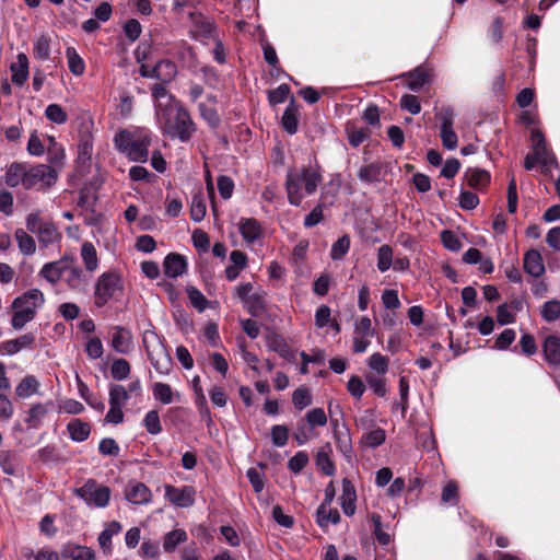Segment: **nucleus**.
Returning <instances> with one entry per match:
<instances>
[{
	"instance_id": "nucleus-18",
	"label": "nucleus",
	"mask_w": 560,
	"mask_h": 560,
	"mask_svg": "<svg viewBox=\"0 0 560 560\" xmlns=\"http://www.w3.org/2000/svg\"><path fill=\"white\" fill-rule=\"evenodd\" d=\"M110 346L118 353H129L132 348V335L130 330L122 326H115Z\"/></svg>"
},
{
	"instance_id": "nucleus-34",
	"label": "nucleus",
	"mask_w": 560,
	"mask_h": 560,
	"mask_svg": "<svg viewBox=\"0 0 560 560\" xmlns=\"http://www.w3.org/2000/svg\"><path fill=\"white\" fill-rule=\"evenodd\" d=\"M244 306L253 317L261 315L266 311V292L260 290L247 298Z\"/></svg>"
},
{
	"instance_id": "nucleus-45",
	"label": "nucleus",
	"mask_w": 560,
	"mask_h": 560,
	"mask_svg": "<svg viewBox=\"0 0 560 560\" xmlns=\"http://www.w3.org/2000/svg\"><path fill=\"white\" fill-rule=\"evenodd\" d=\"M153 397L155 400L168 405L173 401V389L170 384L156 382L152 387Z\"/></svg>"
},
{
	"instance_id": "nucleus-29",
	"label": "nucleus",
	"mask_w": 560,
	"mask_h": 560,
	"mask_svg": "<svg viewBox=\"0 0 560 560\" xmlns=\"http://www.w3.org/2000/svg\"><path fill=\"white\" fill-rule=\"evenodd\" d=\"M67 431L72 441L84 442L91 434V425L79 418H74L68 422Z\"/></svg>"
},
{
	"instance_id": "nucleus-25",
	"label": "nucleus",
	"mask_w": 560,
	"mask_h": 560,
	"mask_svg": "<svg viewBox=\"0 0 560 560\" xmlns=\"http://www.w3.org/2000/svg\"><path fill=\"white\" fill-rule=\"evenodd\" d=\"M464 178L467 180V185L474 189H482L490 184L491 175L488 171L468 167L464 174Z\"/></svg>"
},
{
	"instance_id": "nucleus-43",
	"label": "nucleus",
	"mask_w": 560,
	"mask_h": 560,
	"mask_svg": "<svg viewBox=\"0 0 560 560\" xmlns=\"http://www.w3.org/2000/svg\"><path fill=\"white\" fill-rule=\"evenodd\" d=\"M19 249L24 255H33L36 250L34 238L28 235L23 229H18L14 233Z\"/></svg>"
},
{
	"instance_id": "nucleus-23",
	"label": "nucleus",
	"mask_w": 560,
	"mask_h": 560,
	"mask_svg": "<svg viewBox=\"0 0 560 560\" xmlns=\"http://www.w3.org/2000/svg\"><path fill=\"white\" fill-rule=\"evenodd\" d=\"M281 126L289 135H295L299 129V108L294 97L291 98L289 105L284 109L281 117Z\"/></svg>"
},
{
	"instance_id": "nucleus-63",
	"label": "nucleus",
	"mask_w": 560,
	"mask_h": 560,
	"mask_svg": "<svg viewBox=\"0 0 560 560\" xmlns=\"http://www.w3.org/2000/svg\"><path fill=\"white\" fill-rule=\"evenodd\" d=\"M399 105L402 110L409 112L412 115H417L421 112L420 100L413 94L402 95Z\"/></svg>"
},
{
	"instance_id": "nucleus-55",
	"label": "nucleus",
	"mask_w": 560,
	"mask_h": 560,
	"mask_svg": "<svg viewBox=\"0 0 560 560\" xmlns=\"http://www.w3.org/2000/svg\"><path fill=\"white\" fill-rule=\"evenodd\" d=\"M292 402L298 410H303L312 404V395L306 387H299L292 394Z\"/></svg>"
},
{
	"instance_id": "nucleus-24",
	"label": "nucleus",
	"mask_w": 560,
	"mask_h": 560,
	"mask_svg": "<svg viewBox=\"0 0 560 560\" xmlns=\"http://www.w3.org/2000/svg\"><path fill=\"white\" fill-rule=\"evenodd\" d=\"M238 230L242 237L247 243H254L260 237L262 232L261 224L254 218H242L240 220Z\"/></svg>"
},
{
	"instance_id": "nucleus-22",
	"label": "nucleus",
	"mask_w": 560,
	"mask_h": 560,
	"mask_svg": "<svg viewBox=\"0 0 560 560\" xmlns=\"http://www.w3.org/2000/svg\"><path fill=\"white\" fill-rule=\"evenodd\" d=\"M357 492L354 486L348 478L342 479V494L340 504L347 516H352L355 512Z\"/></svg>"
},
{
	"instance_id": "nucleus-14",
	"label": "nucleus",
	"mask_w": 560,
	"mask_h": 560,
	"mask_svg": "<svg viewBox=\"0 0 560 560\" xmlns=\"http://www.w3.org/2000/svg\"><path fill=\"white\" fill-rule=\"evenodd\" d=\"M266 342L269 350L277 352L289 362L295 361V352L290 348L285 339L276 331L266 335Z\"/></svg>"
},
{
	"instance_id": "nucleus-52",
	"label": "nucleus",
	"mask_w": 560,
	"mask_h": 560,
	"mask_svg": "<svg viewBox=\"0 0 560 560\" xmlns=\"http://www.w3.org/2000/svg\"><path fill=\"white\" fill-rule=\"evenodd\" d=\"M541 317L548 322H556L560 317V301L550 300L544 303L541 308Z\"/></svg>"
},
{
	"instance_id": "nucleus-26",
	"label": "nucleus",
	"mask_w": 560,
	"mask_h": 560,
	"mask_svg": "<svg viewBox=\"0 0 560 560\" xmlns=\"http://www.w3.org/2000/svg\"><path fill=\"white\" fill-rule=\"evenodd\" d=\"M11 80L18 86L24 85L28 78V58L25 54L20 52L16 57V62L12 63L11 67Z\"/></svg>"
},
{
	"instance_id": "nucleus-64",
	"label": "nucleus",
	"mask_w": 560,
	"mask_h": 560,
	"mask_svg": "<svg viewBox=\"0 0 560 560\" xmlns=\"http://www.w3.org/2000/svg\"><path fill=\"white\" fill-rule=\"evenodd\" d=\"M187 295L191 305L199 312H203L207 308L208 300L200 290L195 287L187 288Z\"/></svg>"
},
{
	"instance_id": "nucleus-2",
	"label": "nucleus",
	"mask_w": 560,
	"mask_h": 560,
	"mask_svg": "<svg viewBox=\"0 0 560 560\" xmlns=\"http://www.w3.org/2000/svg\"><path fill=\"white\" fill-rule=\"evenodd\" d=\"M156 119L164 133L182 142H188L197 130L196 124L182 102L174 104L171 108H164Z\"/></svg>"
},
{
	"instance_id": "nucleus-32",
	"label": "nucleus",
	"mask_w": 560,
	"mask_h": 560,
	"mask_svg": "<svg viewBox=\"0 0 560 560\" xmlns=\"http://www.w3.org/2000/svg\"><path fill=\"white\" fill-rule=\"evenodd\" d=\"M406 75L408 77L407 86L413 92H419L430 81V72L423 67H417Z\"/></svg>"
},
{
	"instance_id": "nucleus-40",
	"label": "nucleus",
	"mask_w": 560,
	"mask_h": 560,
	"mask_svg": "<svg viewBox=\"0 0 560 560\" xmlns=\"http://www.w3.org/2000/svg\"><path fill=\"white\" fill-rule=\"evenodd\" d=\"M37 234L39 243L45 246L54 244L61 238L60 232L52 222H46L42 224V228Z\"/></svg>"
},
{
	"instance_id": "nucleus-27",
	"label": "nucleus",
	"mask_w": 560,
	"mask_h": 560,
	"mask_svg": "<svg viewBox=\"0 0 560 560\" xmlns=\"http://www.w3.org/2000/svg\"><path fill=\"white\" fill-rule=\"evenodd\" d=\"M61 557L71 560H95V552L86 546L67 544L61 549Z\"/></svg>"
},
{
	"instance_id": "nucleus-7",
	"label": "nucleus",
	"mask_w": 560,
	"mask_h": 560,
	"mask_svg": "<svg viewBox=\"0 0 560 560\" xmlns=\"http://www.w3.org/2000/svg\"><path fill=\"white\" fill-rule=\"evenodd\" d=\"M74 494L88 505L95 508H106L110 500V489L92 478L88 479L82 487L75 489Z\"/></svg>"
},
{
	"instance_id": "nucleus-48",
	"label": "nucleus",
	"mask_w": 560,
	"mask_h": 560,
	"mask_svg": "<svg viewBox=\"0 0 560 560\" xmlns=\"http://www.w3.org/2000/svg\"><path fill=\"white\" fill-rule=\"evenodd\" d=\"M33 54L39 60H48L50 57V38L47 35H40L34 43Z\"/></svg>"
},
{
	"instance_id": "nucleus-41",
	"label": "nucleus",
	"mask_w": 560,
	"mask_h": 560,
	"mask_svg": "<svg viewBox=\"0 0 560 560\" xmlns=\"http://www.w3.org/2000/svg\"><path fill=\"white\" fill-rule=\"evenodd\" d=\"M187 540V533L184 529H174L168 532L163 539V549L172 552L176 547Z\"/></svg>"
},
{
	"instance_id": "nucleus-17",
	"label": "nucleus",
	"mask_w": 560,
	"mask_h": 560,
	"mask_svg": "<svg viewBox=\"0 0 560 560\" xmlns=\"http://www.w3.org/2000/svg\"><path fill=\"white\" fill-rule=\"evenodd\" d=\"M164 273L168 278H177L187 270V260L185 256L177 253H170L163 261Z\"/></svg>"
},
{
	"instance_id": "nucleus-58",
	"label": "nucleus",
	"mask_w": 560,
	"mask_h": 560,
	"mask_svg": "<svg viewBox=\"0 0 560 560\" xmlns=\"http://www.w3.org/2000/svg\"><path fill=\"white\" fill-rule=\"evenodd\" d=\"M308 455L305 451L296 452L288 462V468L291 472L300 474L308 464Z\"/></svg>"
},
{
	"instance_id": "nucleus-10",
	"label": "nucleus",
	"mask_w": 560,
	"mask_h": 560,
	"mask_svg": "<svg viewBox=\"0 0 560 560\" xmlns=\"http://www.w3.org/2000/svg\"><path fill=\"white\" fill-rule=\"evenodd\" d=\"M165 498L177 508H189L195 503L196 489L192 486H165Z\"/></svg>"
},
{
	"instance_id": "nucleus-47",
	"label": "nucleus",
	"mask_w": 560,
	"mask_h": 560,
	"mask_svg": "<svg viewBox=\"0 0 560 560\" xmlns=\"http://www.w3.org/2000/svg\"><path fill=\"white\" fill-rule=\"evenodd\" d=\"M393 265V248L384 244L377 249V269L380 272H386Z\"/></svg>"
},
{
	"instance_id": "nucleus-28",
	"label": "nucleus",
	"mask_w": 560,
	"mask_h": 560,
	"mask_svg": "<svg viewBox=\"0 0 560 560\" xmlns=\"http://www.w3.org/2000/svg\"><path fill=\"white\" fill-rule=\"evenodd\" d=\"M68 269V261L66 259H60L58 261L47 262L43 266L39 273L43 276L48 282L55 284L57 283L63 272Z\"/></svg>"
},
{
	"instance_id": "nucleus-53",
	"label": "nucleus",
	"mask_w": 560,
	"mask_h": 560,
	"mask_svg": "<svg viewBox=\"0 0 560 560\" xmlns=\"http://www.w3.org/2000/svg\"><path fill=\"white\" fill-rule=\"evenodd\" d=\"M143 425L145 430L152 434L156 435L162 432V425L160 420V415L158 410H150L145 413L143 419Z\"/></svg>"
},
{
	"instance_id": "nucleus-11",
	"label": "nucleus",
	"mask_w": 560,
	"mask_h": 560,
	"mask_svg": "<svg viewBox=\"0 0 560 560\" xmlns=\"http://www.w3.org/2000/svg\"><path fill=\"white\" fill-rule=\"evenodd\" d=\"M436 117L441 121L440 138L443 147L447 150L456 149L458 138L453 128V110L445 108L441 113L436 114Z\"/></svg>"
},
{
	"instance_id": "nucleus-54",
	"label": "nucleus",
	"mask_w": 560,
	"mask_h": 560,
	"mask_svg": "<svg viewBox=\"0 0 560 560\" xmlns=\"http://www.w3.org/2000/svg\"><path fill=\"white\" fill-rule=\"evenodd\" d=\"M290 93V86L287 83H282L278 88L268 91V102L271 106L284 103Z\"/></svg>"
},
{
	"instance_id": "nucleus-4",
	"label": "nucleus",
	"mask_w": 560,
	"mask_h": 560,
	"mask_svg": "<svg viewBox=\"0 0 560 560\" xmlns=\"http://www.w3.org/2000/svg\"><path fill=\"white\" fill-rule=\"evenodd\" d=\"M114 145L130 161L145 163L149 159V148L152 142L151 133L145 129L118 131L114 137Z\"/></svg>"
},
{
	"instance_id": "nucleus-6",
	"label": "nucleus",
	"mask_w": 560,
	"mask_h": 560,
	"mask_svg": "<svg viewBox=\"0 0 560 560\" xmlns=\"http://www.w3.org/2000/svg\"><path fill=\"white\" fill-rule=\"evenodd\" d=\"M122 290V280L117 271L108 270L103 272L95 283V306H105L112 299H115L118 293H121Z\"/></svg>"
},
{
	"instance_id": "nucleus-15",
	"label": "nucleus",
	"mask_w": 560,
	"mask_h": 560,
	"mask_svg": "<svg viewBox=\"0 0 560 560\" xmlns=\"http://www.w3.org/2000/svg\"><path fill=\"white\" fill-rule=\"evenodd\" d=\"M35 336L33 332L24 334L15 339L0 342V354L13 355L25 348H34Z\"/></svg>"
},
{
	"instance_id": "nucleus-61",
	"label": "nucleus",
	"mask_w": 560,
	"mask_h": 560,
	"mask_svg": "<svg viewBox=\"0 0 560 560\" xmlns=\"http://www.w3.org/2000/svg\"><path fill=\"white\" fill-rule=\"evenodd\" d=\"M289 440V428L284 424H275L271 428V441L277 447H283Z\"/></svg>"
},
{
	"instance_id": "nucleus-57",
	"label": "nucleus",
	"mask_w": 560,
	"mask_h": 560,
	"mask_svg": "<svg viewBox=\"0 0 560 560\" xmlns=\"http://www.w3.org/2000/svg\"><path fill=\"white\" fill-rule=\"evenodd\" d=\"M304 421L311 428L324 427L327 423V416L323 408H313L306 412Z\"/></svg>"
},
{
	"instance_id": "nucleus-33",
	"label": "nucleus",
	"mask_w": 560,
	"mask_h": 560,
	"mask_svg": "<svg viewBox=\"0 0 560 560\" xmlns=\"http://www.w3.org/2000/svg\"><path fill=\"white\" fill-rule=\"evenodd\" d=\"M49 404H34L31 406V408L27 411V416L25 418V423L31 429H38L42 424L43 419L48 413V406Z\"/></svg>"
},
{
	"instance_id": "nucleus-60",
	"label": "nucleus",
	"mask_w": 560,
	"mask_h": 560,
	"mask_svg": "<svg viewBox=\"0 0 560 560\" xmlns=\"http://www.w3.org/2000/svg\"><path fill=\"white\" fill-rule=\"evenodd\" d=\"M198 109L200 116L208 122L211 128H217L220 122V116L214 107H210L205 103H199Z\"/></svg>"
},
{
	"instance_id": "nucleus-37",
	"label": "nucleus",
	"mask_w": 560,
	"mask_h": 560,
	"mask_svg": "<svg viewBox=\"0 0 560 560\" xmlns=\"http://www.w3.org/2000/svg\"><path fill=\"white\" fill-rule=\"evenodd\" d=\"M346 132L349 144L353 148H358L371 137V130L368 127L358 128L355 126L348 125Z\"/></svg>"
},
{
	"instance_id": "nucleus-12",
	"label": "nucleus",
	"mask_w": 560,
	"mask_h": 560,
	"mask_svg": "<svg viewBox=\"0 0 560 560\" xmlns=\"http://www.w3.org/2000/svg\"><path fill=\"white\" fill-rule=\"evenodd\" d=\"M167 84L168 83L161 81L150 86L156 117L161 115L164 108H171V106L180 102L168 91L166 88Z\"/></svg>"
},
{
	"instance_id": "nucleus-49",
	"label": "nucleus",
	"mask_w": 560,
	"mask_h": 560,
	"mask_svg": "<svg viewBox=\"0 0 560 560\" xmlns=\"http://www.w3.org/2000/svg\"><path fill=\"white\" fill-rule=\"evenodd\" d=\"M131 371L130 363L126 359H115L110 366V374L116 381L126 380Z\"/></svg>"
},
{
	"instance_id": "nucleus-1",
	"label": "nucleus",
	"mask_w": 560,
	"mask_h": 560,
	"mask_svg": "<svg viewBox=\"0 0 560 560\" xmlns=\"http://www.w3.org/2000/svg\"><path fill=\"white\" fill-rule=\"evenodd\" d=\"M5 184L9 187L22 185L24 189L47 191L58 180V170L48 164L28 165L22 162H13L7 170Z\"/></svg>"
},
{
	"instance_id": "nucleus-21",
	"label": "nucleus",
	"mask_w": 560,
	"mask_h": 560,
	"mask_svg": "<svg viewBox=\"0 0 560 560\" xmlns=\"http://www.w3.org/2000/svg\"><path fill=\"white\" fill-rule=\"evenodd\" d=\"M192 386H194V390H195V395H196L195 402H196L198 412L200 415V418L202 421H205L207 423V427H210L213 423V421H212L211 412L208 407V402H207L203 389L200 385L199 376H196L192 380Z\"/></svg>"
},
{
	"instance_id": "nucleus-16",
	"label": "nucleus",
	"mask_w": 560,
	"mask_h": 560,
	"mask_svg": "<svg viewBox=\"0 0 560 560\" xmlns=\"http://www.w3.org/2000/svg\"><path fill=\"white\" fill-rule=\"evenodd\" d=\"M523 268L526 273L539 278L545 273V265L541 254L537 249H529L524 254Z\"/></svg>"
},
{
	"instance_id": "nucleus-8",
	"label": "nucleus",
	"mask_w": 560,
	"mask_h": 560,
	"mask_svg": "<svg viewBox=\"0 0 560 560\" xmlns=\"http://www.w3.org/2000/svg\"><path fill=\"white\" fill-rule=\"evenodd\" d=\"M147 355L149 361L151 362L154 370L162 375H166L171 372L173 366V361L166 348L160 341L156 342V346L152 349L148 346L147 340H143Z\"/></svg>"
},
{
	"instance_id": "nucleus-35",
	"label": "nucleus",
	"mask_w": 560,
	"mask_h": 560,
	"mask_svg": "<svg viewBox=\"0 0 560 560\" xmlns=\"http://www.w3.org/2000/svg\"><path fill=\"white\" fill-rule=\"evenodd\" d=\"M327 508L318 506L316 511V523L320 528H327L330 523L336 525L340 522L338 510Z\"/></svg>"
},
{
	"instance_id": "nucleus-59",
	"label": "nucleus",
	"mask_w": 560,
	"mask_h": 560,
	"mask_svg": "<svg viewBox=\"0 0 560 560\" xmlns=\"http://www.w3.org/2000/svg\"><path fill=\"white\" fill-rule=\"evenodd\" d=\"M45 116L51 122L62 125L67 122L68 115L59 104H49L45 109Z\"/></svg>"
},
{
	"instance_id": "nucleus-3",
	"label": "nucleus",
	"mask_w": 560,
	"mask_h": 560,
	"mask_svg": "<svg viewBox=\"0 0 560 560\" xmlns=\"http://www.w3.org/2000/svg\"><path fill=\"white\" fill-rule=\"evenodd\" d=\"M322 180L323 176L311 166L288 172L285 191L289 203L295 207L301 206L304 197L313 195Z\"/></svg>"
},
{
	"instance_id": "nucleus-46",
	"label": "nucleus",
	"mask_w": 560,
	"mask_h": 560,
	"mask_svg": "<svg viewBox=\"0 0 560 560\" xmlns=\"http://www.w3.org/2000/svg\"><path fill=\"white\" fill-rule=\"evenodd\" d=\"M350 236L348 234L339 237L332 245L330 249V257L332 260H341L350 249Z\"/></svg>"
},
{
	"instance_id": "nucleus-31",
	"label": "nucleus",
	"mask_w": 560,
	"mask_h": 560,
	"mask_svg": "<svg viewBox=\"0 0 560 560\" xmlns=\"http://www.w3.org/2000/svg\"><path fill=\"white\" fill-rule=\"evenodd\" d=\"M121 529L122 526L118 521H112L106 524L104 530L98 535V544L104 553L112 552V538L118 535Z\"/></svg>"
},
{
	"instance_id": "nucleus-50",
	"label": "nucleus",
	"mask_w": 560,
	"mask_h": 560,
	"mask_svg": "<svg viewBox=\"0 0 560 560\" xmlns=\"http://www.w3.org/2000/svg\"><path fill=\"white\" fill-rule=\"evenodd\" d=\"M93 154V142L90 136H83L78 143V161L85 164L91 161Z\"/></svg>"
},
{
	"instance_id": "nucleus-51",
	"label": "nucleus",
	"mask_w": 560,
	"mask_h": 560,
	"mask_svg": "<svg viewBox=\"0 0 560 560\" xmlns=\"http://www.w3.org/2000/svg\"><path fill=\"white\" fill-rule=\"evenodd\" d=\"M159 69L161 71V81L164 83H171L177 75V66L170 59L159 60Z\"/></svg>"
},
{
	"instance_id": "nucleus-44",
	"label": "nucleus",
	"mask_w": 560,
	"mask_h": 560,
	"mask_svg": "<svg viewBox=\"0 0 560 560\" xmlns=\"http://www.w3.org/2000/svg\"><path fill=\"white\" fill-rule=\"evenodd\" d=\"M129 400V392H127L126 387L120 384H110L109 385V406H118L124 407L125 404Z\"/></svg>"
},
{
	"instance_id": "nucleus-39",
	"label": "nucleus",
	"mask_w": 560,
	"mask_h": 560,
	"mask_svg": "<svg viewBox=\"0 0 560 560\" xmlns=\"http://www.w3.org/2000/svg\"><path fill=\"white\" fill-rule=\"evenodd\" d=\"M81 257L88 271H94L98 266L97 253L91 242H84L81 246Z\"/></svg>"
},
{
	"instance_id": "nucleus-19",
	"label": "nucleus",
	"mask_w": 560,
	"mask_h": 560,
	"mask_svg": "<svg viewBox=\"0 0 560 560\" xmlns=\"http://www.w3.org/2000/svg\"><path fill=\"white\" fill-rule=\"evenodd\" d=\"M542 354L545 361L551 366H560V337L549 335L542 342Z\"/></svg>"
},
{
	"instance_id": "nucleus-13",
	"label": "nucleus",
	"mask_w": 560,
	"mask_h": 560,
	"mask_svg": "<svg viewBox=\"0 0 560 560\" xmlns=\"http://www.w3.org/2000/svg\"><path fill=\"white\" fill-rule=\"evenodd\" d=\"M125 499L132 504H147L151 501V490L141 481L129 480L125 488Z\"/></svg>"
},
{
	"instance_id": "nucleus-56",
	"label": "nucleus",
	"mask_w": 560,
	"mask_h": 560,
	"mask_svg": "<svg viewBox=\"0 0 560 560\" xmlns=\"http://www.w3.org/2000/svg\"><path fill=\"white\" fill-rule=\"evenodd\" d=\"M206 202L201 195H195L191 198L190 219L200 222L206 215Z\"/></svg>"
},
{
	"instance_id": "nucleus-5",
	"label": "nucleus",
	"mask_w": 560,
	"mask_h": 560,
	"mask_svg": "<svg viewBox=\"0 0 560 560\" xmlns=\"http://www.w3.org/2000/svg\"><path fill=\"white\" fill-rule=\"evenodd\" d=\"M44 303L45 296L39 289H31L15 298L12 302V328L20 330L32 322L36 317L37 308L42 307Z\"/></svg>"
},
{
	"instance_id": "nucleus-36",
	"label": "nucleus",
	"mask_w": 560,
	"mask_h": 560,
	"mask_svg": "<svg viewBox=\"0 0 560 560\" xmlns=\"http://www.w3.org/2000/svg\"><path fill=\"white\" fill-rule=\"evenodd\" d=\"M358 178L366 184L380 182L382 179V165L380 163H371L360 167Z\"/></svg>"
},
{
	"instance_id": "nucleus-20",
	"label": "nucleus",
	"mask_w": 560,
	"mask_h": 560,
	"mask_svg": "<svg viewBox=\"0 0 560 560\" xmlns=\"http://www.w3.org/2000/svg\"><path fill=\"white\" fill-rule=\"evenodd\" d=\"M332 448L330 443L323 445L316 453L315 464L316 467L326 476H334L336 474V465L331 459Z\"/></svg>"
},
{
	"instance_id": "nucleus-62",
	"label": "nucleus",
	"mask_w": 560,
	"mask_h": 560,
	"mask_svg": "<svg viewBox=\"0 0 560 560\" xmlns=\"http://www.w3.org/2000/svg\"><path fill=\"white\" fill-rule=\"evenodd\" d=\"M65 158V150L61 145L55 143L52 148L48 149L47 161L50 164L49 166L59 171L63 165Z\"/></svg>"
},
{
	"instance_id": "nucleus-9",
	"label": "nucleus",
	"mask_w": 560,
	"mask_h": 560,
	"mask_svg": "<svg viewBox=\"0 0 560 560\" xmlns=\"http://www.w3.org/2000/svg\"><path fill=\"white\" fill-rule=\"evenodd\" d=\"M189 19L192 23L191 34L195 39L208 40L218 37V30L212 20L199 12H190Z\"/></svg>"
},
{
	"instance_id": "nucleus-42",
	"label": "nucleus",
	"mask_w": 560,
	"mask_h": 560,
	"mask_svg": "<svg viewBox=\"0 0 560 560\" xmlns=\"http://www.w3.org/2000/svg\"><path fill=\"white\" fill-rule=\"evenodd\" d=\"M386 440V432L382 428H376L372 431L364 433L361 436V444L370 448H376L381 446Z\"/></svg>"
},
{
	"instance_id": "nucleus-38",
	"label": "nucleus",
	"mask_w": 560,
	"mask_h": 560,
	"mask_svg": "<svg viewBox=\"0 0 560 560\" xmlns=\"http://www.w3.org/2000/svg\"><path fill=\"white\" fill-rule=\"evenodd\" d=\"M66 57L70 72L77 77L82 75L85 71V62L77 49L74 47H67Z\"/></svg>"
},
{
	"instance_id": "nucleus-30",
	"label": "nucleus",
	"mask_w": 560,
	"mask_h": 560,
	"mask_svg": "<svg viewBox=\"0 0 560 560\" xmlns=\"http://www.w3.org/2000/svg\"><path fill=\"white\" fill-rule=\"evenodd\" d=\"M40 383L35 375L27 374L15 387V395L21 399H26L38 393Z\"/></svg>"
}]
</instances>
